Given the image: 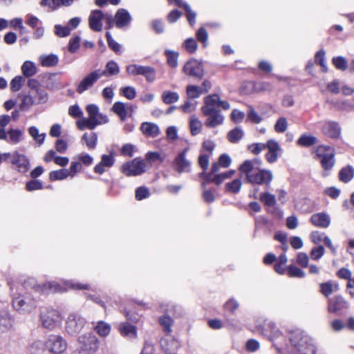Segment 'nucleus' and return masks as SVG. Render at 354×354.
Returning <instances> with one entry per match:
<instances>
[{
    "label": "nucleus",
    "mask_w": 354,
    "mask_h": 354,
    "mask_svg": "<svg viewBox=\"0 0 354 354\" xmlns=\"http://www.w3.org/2000/svg\"><path fill=\"white\" fill-rule=\"evenodd\" d=\"M213 97H205L204 104L201 107L203 115L207 117L205 124L209 128H214L222 124L224 120V117L221 111L214 107L215 100Z\"/></svg>",
    "instance_id": "obj_3"
},
{
    "label": "nucleus",
    "mask_w": 354,
    "mask_h": 354,
    "mask_svg": "<svg viewBox=\"0 0 354 354\" xmlns=\"http://www.w3.org/2000/svg\"><path fill=\"white\" fill-rule=\"evenodd\" d=\"M266 149L268 150L265 157L269 163L275 162L281 153V148L277 141L270 139L266 143Z\"/></svg>",
    "instance_id": "obj_15"
},
{
    "label": "nucleus",
    "mask_w": 354,
    "mask_h": 354,
    "mask_svg": "<svg viewBox=\"0 0 354 354\" xmlns=\"http://www.w3.org/2000/svg\"><path fill=\"white\" fill-rule=\"evenodd\" d=\"M150 196V191L146 187H139L135 192V197L136 200L141 201L149 198Z\"/></svg>",
    "instance_id": "obj_51"
},
{
    "label": "nucleus",
    "mask_w": 354,
    "mask_h": 354,
    "mask_svg": "<svg viewBox=\"0 0 354 354\" xmlns=\"http://www.w3.org/2000/svg\"><path fill=\"white\" fill-rule=\"evenodd\" d=\"M183 71L187 75L198 80H201L205 75L203 62L196 59H192L187 61L183 66Z\"/></svg>",
    "instance_id": "obj_8"
},
{
    "label": "nucleus",
    "mask_w": 354,
    "mask_h": 354,
    "mask_svg": "<svg viewBox=\"0 0 354 354\" xmlns=\"http://www.w3.org/2000/svg\"><path fill=\"white\" fill-rule=\"evenodd\" d=\"M207 97H213L215 100L214 107L218 109L221 107L224 110H228L230 108V104L227 101L221 100L219 95L217 94H211Z\"/></svg>",
    "instance_id": "obj_50"
},
{
    "label": "nucleus",
    "mask_w": 354,
    "mask_h": 354,
    "mask_svg": "<svg viewBox=\"0 0 354 354\" xmlns=\"http://www.w3.org/2000/svg\"><path fill=\"white\" fill-rule=\"evenodd\" d=\"M94 330L100 337H106L109 335L111 332V326L109 324L104 321H99L94 326Z\"/></svg>",
    "instance_id": "obj_30"
},
{
    "label": "nucleus",
    "mask_w": 354,
    "mask_h": 354,
    "mask_svg": "<svg viewBox=\"0 0 354 354\" xmlns=\"http://www.w3.org/2000/svg\"><path fill=\"white\" fill-rule=\"evenodd\" d=\"M34 103L35 101L32 96L29 95H25L21 99V102L19 104V109L21 111H26L30 109Z\"/></svg>",
    "instance_id": "obj_42"
},
{
    "label": "nucleus",
    "mask_w": 354,
    "mask_h": 354,
    "mask_svg": "<svg viewBox=\"0 0 354 354\" xmlns=\"http://www.w3.org/2000/svg\"><path fill=\"white\" fill-rule=\"evenodd\" d=\"M112 111L124 121L127 117V111L125 104L121 102H116L112 106Z\"/></svg>",
    "instance_id": "obj_32"
},
{
    "label": "nucleus",
    "mask_w": 354,
    "mask_h": 354,
    "mask_svg": "<svg viewBox=\"0 0 354 354\" xmlns=\"http://www.w3.org/2000/svg\"><path fill=\"white\" fill-rule=\"evenodd\" d=\"M69 176V171L66 169L52 171L49 174L50 180H60L66 178Z\"/></svg>",
    "instance_id": "obj_38"
},
{
    "label": "nucleus",
    "mask_w": 354,
    "mask_h": 354,
    "mask_svg": "<svg viewBox=\"0 0 354 354\" xmlns=\"http://www.w3.org/2000/svg\"><path fill=\"white\" fill-rule=\"evenodd\" d=\"M77 341L79 348L82 352L95 353L99 346V340L91 333L80 336Z\"/></svg>",
    "instance_id": "obj_9"
},
{
    "label": "nucleus",
    "mask_w": 354,
    "mask_h": 354,
    "mask_svg": "<svg viewBox=\"0 0 354 354\" xmlns=\"http://www.w3.org/2000/svg\"><path fill=\"white\" fill-rule=\"evenodd\" d=\"M165 54L168 64L172 68H176L178 66V53L167 50L165 51Z\"/></svg>",
    "instance_id": "obj_49"
},
{
    "label": "nucleus",
    "mask_w": 354,
    "mask_h": 354,
    "mask_svg": "<svg viewBox=\"0 0 354 354\" xmlns=\"http://www.w3.org/2000/svg\"><path fill=\"white\" fill-rule=\"evenodd\" d=\"M323 132L325 135L335 138L340 134V128L337 123L329 122L323 126Z\"/></svg>",
    "instance_id": "obj_24"
},
{
    "label": "nucleus",
    "mask_w": 354,
    "mask_h": 354,
    "mask_svg": "<svg viewBox=\"0 0 354 354\" xmlns=\"http://www.w3.org/2000/svg\"><path fill=\"white\" fill-rule=\"evenodd\" d=\"M184 47L189 53H194L198 48L196 41L193 38L187 39L184 41Z\"/></svg>",
    "instance_id": "obj_58"
},
{
    "label": "nucleus",
    "mask_w": 354,
    "mask_h": 354,
    "mask_svg": "<svg viewBox=\"0 0 354 354\" xmlns=\"http://www.w3.org/2000/svg\"><path fill=\"white\" fill-rule=\"evenodd\" d=\"M189 126L192 135L196 136L200 132L202 124L198 118L192 117Z\"/></svg>",
    "instance_id": "obj_52"
},
{
    "label": "nucleus",
    "mask_w": 354,
    "mask_h": 354,
    "mask_svg": "<svg viewBox=\"0 0 354 354\" xmlns=\"http://www.w3.org/2000/svg\"><path fill=\"white\" fill-rule=\"evenodd\" d=\"M97 140V134L94 132L89 133H85L82 138V140L85 142L87 147L90 149H93L95 148Z\"/></svg>",
    "instance_id": "obj_34"
},
{
    "label": "nucleus",
    "mask_w": 354,
    "mask_h": 354,
    "mask_svg": "<svg viewBox=\"0 0 354 354\" xmlns=\"http://www.w3.org/2000/svg\"><path fill=\"white\" fill-rule=\"evenodd\" d=\"M241 173L245 175L246 182L252 184L270 186L273 179L271 171L267 169H254L252 160H245L239 167Z\"/></svg>",
    "instance_id": "obj_1"
},
{
    "label": "nucleus",
    "mask_w": 354,
    "mask_h": 354,
    "mask_svg": "<svg viewBox=\"0 0 354 354\" xmlns=\"http://www.w3.org/2000/svg\"><path fill=\"white\" fill-rule=\"evenodd\" d=\"M106 38L109 48L116 53H121V46L117 43L111 37L109 32H106Z\"/></svg>",
    "instance_id": "obj_53"
},
{
    "label": "nucleus",
    "mask_w": 354,
    "mask_h": 354,
    "mask_svg": "<svg viewBox=\"0 0 354 354\" xmlns=\"http://www.w3.org/2000/svg\"><path fill=\"white\" fill-rule=\"evenodd\" d=\"M288 274L290 277L304 278L305 277V272L299 268L290 265L287 269Z\"/></svg>",
    "instance_id": "obj_46"
},
{
    "label": "nucleus",
    "mask_w": 354,
    "mask_h": 354,
    "mask_svg": "<svg viewBox=\"0 0 354 354\" xmlns=\"http://www.w3.org/2000/svg\"><path fill=\"white\" fill-rule=\"evenodd\" d=\"M104 12L100 10L91 11L88 17V25L90 28L95 32H100L102 30V20L104 19Z\"/></svg>",
    "instance_id": "obj_16"
},
{
    "label": "nucleus",
    "mask_w": 354,
    "mask_h": 354,
    "mask_svg": "<svg viewBox=\"0 0 354 354\" xmlns=\"http://www.w3.org/2000/svg\"><path fill=\"white\" fill-rule=\"evenodd\" d=\"M105 68L106 69L104 71L100 70L101 77L102 76L108 77L111 75H116L120 73V67L115 61L111 60L108 62Z\"/></svg>",
    "instance_id": "obj_27"
},
{
    "label": "nucleus",
    "mask_w": 354,
    "mask_h": 354,
    "mask_svg": "<svg viewBox=\"0 0 354 354\" xmlns=\"http://www.w3.org/2000/svg\"><path fill=\"white\" fill-rule=\"evenodd\" d=\"M140 131L145 136L150 138H156L160 133V129L156 124L149 122L141 124Z\"/></svg>",
    "instance_id": "obj_22"
},
{
    "label": "nucleus",
    "mask_w": 354,
    "mask_h": 354,
    "mask_svg": "<svg viewBox=\"0 0 354 354\" xmlns=\"http://www.w3.org/2000/svg\"><path fill=\"white\" fill-rule=\"evenodd\" d=\"M11 163L15 166V168L19 172L26 173L29 169V160L28 158L17 152H15L12 154V159Z\"/></svg>",
    "instance_id": "obj_18"
},
{
    "label": "nucleus",
    "mask_w": 354,
    "mask_h": 354,
    "mask_svg": "<svg viewBox=\"0 0 354 354\" xmlns=\"http://www.w3.org/2000/svg\"><path fill=\"white\" fill-rule=\"evenodd\" d=\"M80 37L75 36L71 38L68 43V50L71 53H75L80 48Z\"/></svg>",
    "instance_id": "obj_61"
},
{
    "label": "nucleus",
    "mask_w": 354,
    "mask_h": 354,
    "mask_svg": "<svg viewBox=\"0 0 354 354\" xmlns=\"http://www.w3.org/2000/svg\"><path fill=\"white\" fill-rule=\"evenodd\" d=\"M12 325V319L6 310L0 311V332L8 331Z\"/></svg>",
    "instance_id": "obj_26"
},
{
    "label": "nucleus",
    "mask_w": 354,
    "mask_h": 354,
    "mask_svg": "<svg viewBox=\"0 0 354 354\" xmlns=\"http://www.w3.org/2000/svg\"><path fill=\"white\" fill-rule=\"evenodd\" d=\"M320 292L325 296L328 297L333 292V283L331 281L322 283L320 284Z\"/></svg>",
    "instance_id": "obj_62"
},
{
    "label": "nucleus",
    "mask_w": 354,
    "mask_h": 354,
    "mask_svg": "<svg viewBox=\"0 0 354 354\" xmlns=\"http://www.w3.org/2000/svg\"><path fill=\"white\" fill-rule=\"evenodd\" d=\"M188 151V147L184 149L174 160L175 170L179 174L188 173L191 171V162L186 158Z\"/></svg>",
    "instance_id": "obj_13"
},
{
    "label": "nucleus",
    "mask_w": 354,
    "mask_h": 354,
    "mask_svg": "<svg viewBox=\"0 0 354 354\" xmlns=\"http://www.w3.org/2000/svg\"><path fill=\"white\" fill-rule=\"evenodd\" d=\"M332 62L335 68L338 70L344 71L348 68L347 61L342 56L333 57Z\"/></svg>",
    "instance_id": "obj_48"
},
{
    "label": "nucleus",
    "mask_w": 354,
    "mask_h": 354,
    "mask_svg": "<svg viewBox=\"0 0 354 354\" xmlns=\"http://www.w3.org/2000/svg\"><path fill=\"white\" fill-rule=\"evenodd\" d=\"M160 345L165 353L172 354L180 347V342L172 337L168 336L161 339Z\"/></svg>",
    "instance_id": "obj_20"
},
{
    "label": "nucleus",
    "mask_w": 354,
    "mask_h": 354,
    "mask_svg": "<svg viewBox=\"0 0 354 354\" xmlns=\"http://www.w3.org/2000/svg\"><path fill=\"white\" fill-rule=\"evenodd\" d=\"M41 64L42 66L45 67H53L57 64L58 63V57L54 54H50L48 55H43L40 57Z\"/></svg>",
    "instance_id": "obj_35"
},
{
    "label": "nucleus",
    "mask_w": 354,
    "mask_h": 354,
    "mask_svg": "<svg viewBox=\"0 0 354 354\" xmlns=\"http://www.w3.org/2000/svg\"><path fill=\"white\" fill-rule=\"evenodd\" d=\"M243 136V131L239 127H236L229 131L227 138L232 143L239 142Z\"/></svg>",
    "instance_id": "obj_41"
},
{
    "label": "nucleus",
    "mask_w": 354,
    "mask_h": 354,
    "mask_svg": "<svg viewBox=\"0 0 354 354\" xmlns=\"http://www.w3.org/2000/svg\"><path fill=\"white\" fill-rule=\"evenodd\" d=\"M85 319L76 314L70 315L66 320V330L71 335H76L83 328Z\"/></svg>",
    "instance_id": "obj_11"
},
{
    "label": "nucleus",
    "mask_w": 354,
    "mask_h": 354,
    "mask_svg": "<svg viewBox=\"0 0 354 354\" xmlns=\"http://www.w3.org/2000/svg\"><path fill=\"white\" fill-rule=\"evenodd\" d=\"M311 223L317 227L326 228L330 223V216L324 212L314 214L310 218Z\"/></svg>",
    "instance_id": "obj_21"
},
{
    "label": "nucleus",
    "mask_w": 354,
    "mask_h": 354,
    "mask_svg": "<svg viewBox=\"0 0 354 354\" xmlns=\"http://www.w3.org/2000/svg\"><path fill=\"white\" fill-rule=\"evenodd\" d=\"M248 149L253 154H259L263 150L266 149V143H253L248 147Z\"/></svg>",
    "instance_id": "obj_59"
},
{
    "label": "nucleus",
    "mask_w": 354,
    "mask_h": 354,
    "mask_svg": "<svg viewBox=\"0 0 354 354\" xmlns=\"http://www.w3.org/2000/svg\"><path fill=\"white\" fill-rule=\"evenodd\" d=\"M196 38L198 41L203 44L204 46H206L208 38L207 30L203 27L200 28L196 32Z\"/></svg>",
    "instance_id": "obj_64"
},
{
    "label": "nucleus",
    "mask_w": 354,
    "mask_h": 354,
    "mask_svg": "<svg viewBox=\"0 0 354 354\" xmlns=\"http://www.w3.org/2000/svg\"><path fill=\"white\" fill-rule=\"evenodd\" d=\"M146 170V163L141 158H136L123 164L122 172L127 176H135L143 174Z\"/></svg>",
    "instance_id": "obj_6"
},
{
    "label": "nucleus",
    "mask_w": 354,
    "mask_h": 354,
    "mask_svg": "<svg viewBox=\"0 0 354 354\" xmlns=\"http://www.w3.org/2000/svg\"><path fill=\"white\" fill-rule=\"evenodd\" d=\"M32 288L35 289L37 292H41L44 294L59 292L62 290V287L59 284L53 282H47L42 286H34Z\"/></svg>",
    "instance_id": "obj_25"
},
{
    "label": "nucleus",
    "mask_w": 354,
    "mask_h": 354,
    "mask_svg": "<svg viewBox=\"0 0 354 354\" xmlns=\"http://www.w3.org/2000/svg\"><path fill=\"white\" fill-rule=\"evenodd\" d=\"M173 319L167 315H164L159 318V323L162 328V330L167 335L171 333V326L173 324Z\"/></svg>",
    "instance_id": "obj_39"
},
{
    "label": "nucleus",
    "mask_w": 354,
    "mask_h": 354,
    "mask_svg": "<svg viewBox=\"0 0 354 354\" xmlns=\"http://www.w3.org/2000/svg\"><path fill=\"white\" fill-rule=\"evenodd\" d=\"M162 100L166 104L176 102L179 100V95L176 92L165 91L162 94Z\"/></svg>",
    "instance_id": "obj_37"
},
{
    "label": "nucleus",
    "mask_w": 354,
    "mask_h": 354,
    "mask_svg": "<svg viewBox=\"0 0 354 354\" xmlns=\"http://www.w3.org/2000/svg\"><path fill=\"white\" fill-rule=\"evenodd\" d=\"M40 6L48 8L49 11H55L61 7L59 0H41Z\"/></svg>",
    "instance_id": "obj_47"
},
{
    "label": "nucleus",
    "mask_w": 354,
    "mask_h": 354,
    "mask_svg": "<svg viewBox=\"0 0 354 354\" xmlns=\"http://www.w3.org/2000/svg\"><path fill=\"white\" fill-rule=\"evenodd\" d=\"M21 71L25 77L33 76L37 73L35 64L30 61H26L21 66Z\"/></svg>",
    "instance_id": "obj_33"
},
{
    "label": "nucleus",
    "mask_w": 354,
    "mask_h": 354,
    "mask_svg": "<svg viewBox=\"0 0 354 354\" xmlns=\"http://www.w3.org/2000/svg\"><path fill=\"white\" fill-rule=\"evenodd\" d=\"M348 302L341 295L334 296L328 300V310L336 313L348 308Z\"/></svg>",
    "instance_id": "obj_19"
},
{
    "label": "nucleus",
    "mask_w": 354,
    "mask_h": 354,
    "mask_svg": "<svg viewBox=\"0 0 354 354\" xmlns=\"http://www.w3.org/2000/svg\"><path fill=\"white\" fill-rule=\"evenodd\" d=\"M292 346L299 354H315L316 348L311 338L302 331L296 330L289 337Z\"/></svg>",
    "instance_id": "obj_4"
},
{
    "label": "nucleus",
    "mask_w": 354,
    "mask_h": 354,
    "mask_svg": "<svg viewBox=\"0 0 354 354\" xmlns=\"http://www.w3.org/2000/svg\"><path fill=\"white\" fill-rule=\"evenodd\" d=\"M46 345L41 341L32 342L28 348V354H44Z\"/></svg>",
    "instance_id": "obj_36"
},
{
    "label": "nucleus",
    "mask_w": 354,
    "mask_h": 354,
    "mask_svg": "<svg viewBox=\"0 0 354 354\" xmlns=\"http://www.w3.org/2000/svg\"><path fill=\"white\" fill-rule=\"evenodd\" d=\"M288 128V121L286 118H279L274 125V130L277 133H283Z\"/></svg>",
    "instance_id": "obj_55"
},
{
    "label": "nucleus",
    "mask_w": 354,
    "mask_h": 354,
    "mask_svg": "<svg viewBox=\"0 0 354 354\" xmlns=\"http://www.w3.org/2000/svg\"><path fill=\"white\" fill-rule=\"evenodd\" d=\"M354 177V168L348 165L342 168L339 173V180L344 183H348Z\"/></svg>",
    "instance_id": "obj_29"
},
{
    "label": "nucleus",
    "mask_w": 354,
    "mask_h": 354,
    "mask_svg": "<svg viewBox=\"0 0 354 354\" xmlns=\"http://www.w3.org/2000/svg\"><path fill=\"white\" fill-rule=\"evenodd\" d=\"M86 110L88 118H84L76 122L77 127L80 130H84L85 128L93 130L97 126L109 122L108 118L99 112V108L97 105L88 104L86 107Z\"/></svg>",
    "instance_id": "obj_2"
},
{
    "label": "nucleus",
    "mask_w": 354,
    "mask_h": 354,
    "mask_svg": "<svg viewBox=\"0 0 354 354\" xmlns=\"http://www.w3.org/2000/svg\"><path fill=\"white\" fill-rule=\"evenodd\" d=\"M8 133L9 137L8 142L12 144H17L24 138L23 131L18 129H10Z\"/></svg>",
    "instance_id": "obj_31"
},
{
    "label": "nucleus",
    "mask_w": 354,
    "mask_h": 354,
    "mask_svg": "<svg viewBox=\"0 0 354 354\" xmlns=\"http://www.w3.org/2000/svg\"><path fill=\"white\" fill-rule=\"evenodd\" d=\"M239 306V304L236 301L230 299L224 304V309L233 314L238 309Z\"/></svg>",
    "instance_id": "obj_63"
},
{
    "label": "nucleus",
    "mask_w": 354,
    "mask_h": 354,
    "mask_svg": "<svg viewBox=\"0 0 354 354\" xmlns=\"http://www.w3.org/2000/svg\"><path fill=\"white\" fill-rule=\"evenodd\" d=\"M118 330L123 337L133 339L137 336V328L135 326L128 322L120 323L118 326Z\"/></svg>",
    "instance_id": "obj_23"
},
{
    "label": "nucleus",
    "mask_w": 354,
    "mask_h": 354,
    "mask_svg": "<svg viewBox=\"0 0 354 354\" xmlns=\"http://www.w3.org/2000/svg\"><path fill=\"white\" fill-rule=\"evenodd\" d=\"M101 78L100 70H95L87 74L77 84L76 91L79 94L90 89Z\"/></svg>",
    "instance_id": "obj_12"
},
{
    "label": "nucleus",
    "mask_w": 354,
    "mask_h": 354,
    "mask_svg": "<svg viewBox=\"0 0 354 354\" xmlns=\"http://www.w3.org/2000/svg\"><path fill=\"white\" fill-rule=\"evenodd\" d=\"M13 308L21 313H30L37 306L36 301L27 295H19L12 299Z\"/></svg>",
    "instance_id": "obj_7"
},
{
    "label": "nucleus",
    "mask_w": 354,
    "mask_h": 354,
    "mask_svg": "<svg viewBox=\"0 0 354 354\" xmlns=\"http://www.w3.org/2000/svg\"><path fill=\"white\" fill-rule=\"evenodd\" d=\"M324 55H325L324 50H319L315 55V63H317V64H319L322 67V71L324 72H326L327 67H326V65L325 63Z\"/></svg>",
    "instance_id": "obj_57"
},
{
    "label": "nucleus",
    "mask_w": 354,
    "mask_h": 354,
    "mask_svg": "<svg viewBox=\"0 0 354 354\" xmlns=\"http://www.w3.org/2000/svg\"><path fill=\"white\" fill-rule=\"evenodd\" d=\"M71 28L66 26H62L61 25L55 26V33L59 37H65L71 34Z\"/></svg>",
    "instance_id": "obj_56"
},
{
    "label": "nucleus",
    "mask_w": 354,
    "mask_h": 354,
    "mask_svg": "<svg viewBox=\"0 0 354 354\" xmlns=\"http://www.w3.org/2000/svg\"><path fill=\"white\" fill-rule=\"evenodd\" d=\"M330 149V147L319 146L317 149V155L321 158V165L324 170H330L335 165V160L334 153H324L327 150Z\"/></svg>",
    "instance_id": "obj_14"
},
{
    "label": "nucleus",
    "mask_w": 354,
    "mask_h": 354,
    "mask_svg": "<svg viewBox=\"0 0 354 354\" xmlns=\"http://www.w3.org/2000/svg\"><path fill=\"white\" fill-rule=\"evenodd\" d=\"M186 93L188 97L191 99H196L202 95L201 87L195 85H188L187 86Z\"/></svg>",
    "instance_id": "obj_44"
},
{
    "label": "nucleus",
    "mask_w": 354,
    "mask_h": 354,
    "mask_svg": "<svg viewBox=\"0 0 354 354\" xmlns=\"http://www.w3.org/2000/svg\"><path fill=\"white\" fill-rule=\"evenodd\" d=\"M317 143V138L312 135L302 134L297 141L299 146L310 147Z\"/></svg>",
    "instance_id": "obj_28"
},
{
    "label": "nucleus",
    "mask_w": 354,
    "mask_h": 354,
    "mask_svg": "<svg viewBox=\"0 0 354 354\" xmlns=\"http://www.w3.org/2000/svg\"><path fill=\"white\" fill-rule=\"evenodd\" d=\"M260 200L264 203L265 205L268 207H273L276 205L277 201L274 195L268 192H265L261 194Z\"/></svg>",
    "instance_id": "obj_43"
},
{
    "label": "nucleus",
    "mask_w": 354,
    "mask_h": 354,
    "mask_svg": "<svg viewBox=\"0 0 354 354\" xmlns=\"http://www.w3.org/2000/svg\"><path fill=\"white\" fill-rule=\"evenodd\" d=\"M29 134L33 138V139L37 142L39 145L44 143L46 134L41 133L39 134L38 129L35 127H30L28 129Z\"/></svg>",
    "instance_id": "obj_45"
},
{
    "label": "nucleus",
    "mask_w": 354,
    "mask_h": 354,
    "mask_svg": "<svg viewBox=\"0 0 354 354\" xmlns=\"http://www.w3.org/2000/svg\"><path fill=\"white\" fill-rule=\"evenodd\" d=\"M132 17L130 13L124 8H120L115 15V25L118 28H123L129 26Z\"/></svg>",
    "instance_id": "obj_17"
},
{
    "label": "nucleus",
    "mask_w": 354,
    "mask_h": 354,
    "mask_svg": "<svg viewBox=\"0 0 354 354\" xmlns=\"http://www.w3.org/2000/svg\"><path fill=\"white\" fill-rule=\"evenodd\" d=\"M25 82V78L22 76H16L10 82V89L13 92L18 91L21 89L23 83Z\"/></svg>",
    "instance_id": "obj_54"
},
{
    "label": "nucleus",
    "mask_w": 354,
    "mask_h": 354,
    "mask_svg": "<svg viewBox=\"0 0 354 354\" xmlns=\"http://www.w3.org/2000/svg\"><path fill=\"white\" fill-rule=\"evenodd\" d=\"M242 186V182L239 178L234 179V180L227 183L225 184V190L227 192L236 194L239 192Z\"/></svg>",
    "instance_id": "obj_40"
},
{
    "label": "nucleus",
    "mask_w": 354,
    "mask_h": 354,
    "mask_svg": "<svg viewBox=\"0 0 354 354\" xmlns=\"http://www.w3.org/2000/svg\"><path fill=\"white\" fill-rule=\"evenodd\" d=\"M45 345L46 348L54 354L63 353L67 348L65 339L62 337L56 335H49Z\"/></svg>",
    "instance_id": "obj_10"
},
{
    "label": "nucleus",
    "mask_w": 354,
    "mask_h": 354,
    "mask_svg": "<svg viewBox=\"0 0 354 354\" xmlns=\"http://www.w3.org/2000/svg\"><path fill=\"white\" fill-rule=\"evenodd\" d=\"M40 320L43 327L52 330L61 322L62 316L55 309L45 308L40 313Z\"/></svg>",
    "instance_id": "obj_5"
},
{
    "label": "nucleus",
    "mask_w": 354,
    "mask_h": 354,
    "mask_svg": "<svg viewBox=\"0 0 354 354\" xmlns=\"http://www.w3.org/2000/svg\"><path fill=\"white\" fill-rule=\"evenodd\" d=\"M324 252L325 250L322 245L313 248L310 251V257L312 259L317 261L324 255Z\"/></svg>",
    "instance_id": "obj_60"
}]
</instances>
